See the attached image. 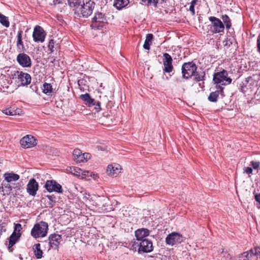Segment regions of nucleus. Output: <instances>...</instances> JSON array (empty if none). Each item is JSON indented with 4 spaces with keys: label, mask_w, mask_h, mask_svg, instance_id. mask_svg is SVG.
<instances>
[{
    "label": "nucleus",
    "mask_w": 260,
    "mask_h": 260,
    "mask_svg": "<svg viewBox=\"0 0 260 260\" xmlns=\"http://www.w3.org/2000/svg\"><path fill=\"white\" fill-rule=\"evenodd\" d=\"M48 230V223L42 221L35 224L31 230V235L35 239L44 237L47 234Z\"/></svg>",
    "instance_id": "obj_1"
},
{
    "label": "nucleus",
    "mask_w": 260,
    "mask_h": 260,
    "mask_svg": "<svg viewBox=\"0 0 260 260\" xmlns=\"http://www.w3.org/2000/svg\"><path fill=\"white\" fill-rule=\"evenodd\" d=\"M95 6V3L93 0H82L79 8L80 16L88 17L92 13Z\"/></svg>",
    "instance_id": "obj_2"
},
{
    "label": "nucleus",
    "mask_w": 260,
    "mask_h": 260,
    "mask_svg": "<svg viewBox=\"0 0 260 260\" xmlns=\"http://www.w3.org/2000/svg\"><path fill=\"white\" fill-rule=\"evenodd\" d=\"M12 78L18 84V86H26L31 82L30 75L22 71H15L12 74Z\"/></svg>",
    "instance_id": "obj_3"
},
{
    "label": "nucleus",
    "mask_w": 260,
    "mask_h": 260,
    "mask_svg": "<svg viewBox=\"0 0 260 260\" xmlns=\"http://www.w3.org/2000/svg\"><path fill=\"white\" fill-rule=\"evenodd\" d=\"M90 27L94 30H100L103 27L104 24L106 23L107 19L105 14L101 12H96L94 17L92 18Z\"/></svg>",
    "instance_id": "obj_4"
},
{
    "label": "nucleus",
    "mask_w": 260,
    "mask_h": 260,
    "mask_svg": "<svg viewBox=\"0 0 260 260\" xmlns=\"http://www.w3.org/2000/svg\"><path fill=\"white\" fill-rule=\"evenodd\" d=\"M228 73L223 70L222 71L215 73L213 75V81L216 84L222 85L229 84L232 82V79L228 77Z\"/></svg>",
    "instance_id": "obj_5"
},
{
    "label": "nucleus",
    "mask_w": 260,
    "mask_h": 260,
    "mask_svg": "<svg viewBox=\"0 0 260 260\" xmlns=\"http://www.w3.org/2000/svg\"><path fill=\"white\" fill-rule=\"evenodd\" d=\"M197 67L192 61L184 63L182 66V74L183 78L188 79L193 76Z\"/></svg>",
    "instance_id": "obj_6"
},
{
    "label": "nucleus",
    "mask_w": 260,
    "mask_h": 260,
    "mask_svg": "<svg viewBox=\"0 0 260 260\" xmlns=\"http://www.w3.org/2000/svg\"><path fill=\"white\" fill-rule=\"evenodd\" d=\"M239 257L243 258V260L260 259V247H255L249 251L244 252L239 256Z\"/></svg>",
    "instance_id": "obj_7"
},
{
    "label": "nucleus",
    "mask_w": 260,
    "mask_h": 260,
    "mask_svg": "<svg viewBox=\"0 0 260 260\" xmlns=\"http://www.w3.org/2000/svg\"><path fill=\"white\" fill-rule=\"evenodd\" d=\"M209 20L211 22L210 28L212 33L217 34L224 32V24L219 18L214 16H211L209 18Z\"/></svg>",
    "instance_id": "obj_8"
},
{
    "label": "nucleus",
    "mask_w": 260,
    "mask_h": 260,
    "mask_svg": "<svg viewBox=\"0 0 260 260\" xmlns=\"http://www.w3.org/2000/svg\"><path fill=\"white\" fill-rule=\"evenodd\" d=\"M80 99L83 101L85 104L89 107L94 106L95 112H98L101 110V103L91 98L89 94L86 93L84 94H81L80 95Z\"/></svg>",
    "instance_id": "obj_9"
},
{
    "label": "nucleus",
    "mask_w": 260,
    "mask_h": 260,
    "mask_svg": "<svg viewBox=\"0 0 260 260\" xmlns=\"http://www.w3.org/2000/svg\"><path fill=\"white\" fill-rule=\"evenodd\" d=\"M46 36V33L41 26L37 25L35 27L32 33V38L35 42H44Z\"/></svg>",
    "instance_id": "obj_10"
},
{
    "label": "nucleus",
    "mask_w": 260,
    "mask_h": 260,
    "mask_svg": "<svg viewBox=\"0 0 260 260\" xmlns=\"http://www.w3.org/2000/svg\"><path fill=\"white\" fill-rule=\"evenodd\" d=\"M44 187L49 192L54 191L59 193L63 192L61 185L53 180H47Z\"/></svg>",
    "instance_id": "obj_11"
},
{
    "label": "nucleus",
    "mask_w": 260,
    "mask_h": 260,
    "mask_svg": "<svg viewBox=\"0 0 260 260\" xmlns=\"http://www.w3.org/2000/svg\"><path fill=\"white\" fill-rule=\"evenodd\" d=\"M183 241L182 236L178 233L173 232L166 238V243L169 245L181 243Z\"/></svg>",
    "instance_id": "obj_12"
},
{
    "label": "nucleus",
    "mask_w": 260,
    "mask_h": 260,
    "mask_svg": "<svg viewBox=\"0 0 260 260\" xmlns=\"http://www.w3.org/2000/svg\"><path fill=\"white\" fill-rule=\"evenodd\" d=\"M163 57L162 61L164 67L163 71L165 73H171L173 70L172 64L173 59L171 56L167 53H164L163 54Z\"/></svg>",
    "instance_id": "obj_13"
},
{
    "label": "nucleus",
    "mask_w": 260,
    "mask_h": 260,
    "mask_svg": "<svg viewBox=\"0 0 260 260\" xmlns=\"http://www.w3.org/2000/svg\"><path fill=\"white\" fill-rule=\"evenodd\" d=\"M138 244L139 246L138 249L139 253H140L141 251L148 253L151 252L153 249L152 242L151 241L148 240L147 239L142 240V241H140Z\"/></svg>",
    "instance_id": "obj_14"
},
{
    "label": "nucleus",
    "mask_w": 260,
    "mask_h": 260,
    "mask_svg": "<svg viewBox=\"0 0 260 260\" xmlns=\"http://www.w3.org/2000/svg\"><path fill=\"white\" fill-rule=\"evenodd\" d=\"M18 63L24 68H29L31 66V60L30 57L24 52L19 53L16 58Z\"/></svg>",
    "instance_id": "obj_15"
},
{
    "label": "nucleus",
    "mask_w": 260,
    "mask_h": 260,
    "mask_svg": "<svg viewBox=\"0 0 260 260\" xmlns=\"http://www.w3.org/2000/svg\"><path fill=\"white\" fill-rule=\"evenodd\" d=\"M20 144L24 148H31L37 144L36 139L31 135H27L20 140Z\"/></svg>",
    "instance_id": "obj_16"
},
{
    "label": "nucleus",
    "mask_w": 260,
    "mask_h": 260,
    "mask_svg": "<svg viewBox=\"0 0 260 260\" xmlns=\"http://www.w3.org/2000/svg\"><path fill=\"white\" fill-rule=\"evenodd\" d=\"M39 189V184L35 179L31 178L29 180L26 186L27 192L31 196L35 197Z\"/></svg>",
    "instance_id": "obj_17"
},
{
    "label": "nucleus",
    "mask_w": 260,
    "mask_h": 260,
    "mask_svg": "<svg viewBox=\"0 0 260 260\" xmlns=\"http://www.w3.org/2000/svg\"><path fill=\"white\" fill-rule=\"evenodd\" d=\"M49 249H56L62 241L61 236L56 234H51L48 238Z\"/></svg>",
    "instance_id": "obj_18"
},
{
    "label": "nucleus",
    "mask_w": 260,
    "mask_h": 260,
    "mask_svg": "<svg viewBox=\"0 0 260 260\" xmlns=\"http://www.w3.org/2000/svg\"><path fill=\"white\" fill-rule=\"evenodd\" d=\"M121 166L117 164L109 165L107 169V173L113 177H117L121 173Z\"/></svg>",
    "instance_id": "obj_19"
},
{
    "label": "nucleus",
    "mask_w": 260,
    "mask_h": 260,
    "mask_svg": "<svg viewBox=\"0 0 260 260\" xmlns=\"http://www.w3.org/2000/svg\"><path fill=\"white\" fill-rule=\"evenodd\" d=\"M10 84L8 79L4 77L0 78V91L7 93L12 92L13 90L10 88Z\"/></svg>",
    "instance_id": "obj_20"
},
{
    "label": "nucleus",
    "mask_w": 260,
    "mask_h": 260,
    "mask_svg": "<svg viewBox=\"0 0 260 260\" xmlns=\"http://www.w3.org/2000/svg\"><path fill=\"white\" fill-rule=\"evenodd\" d=\"M21 236L20 233L13 232L9 238L8 249L10 251H13L12 246L19 240Z\"/></svg>",
    "instance_id": "obj_21"
},
{
    "label": "nucleus",
    "mask_w": 260,
    "mask_h": 260,
    "mask_svg": "<svg viewBox=\"0 0 260 260\" xmlns=\"http://www.w3.org/2000/svg\"><path fill=\"white\" fill-rule=\"evenodd\" d=\"M149 235V231L147 229H138L135 231V236L137 240L139 241H142L145 237Z\"/></svg>",
    "instance_id": "obj_22"
},
{
    "label": "nucleus",
    "mask_w": 260,
    "mask_h": 260,
    "mask_svg": "<svg viewBox=\"0 0 260 260\" xmlns=\"http://www.w3.org/2000/svg\"><path fill=\"white\" fill-rule=\"evenodd\" d=\"M22 33H23V31L21 30H20L18 31L17 35V40L16 45H17V50L20 52H24V51H25V48L24 46L23 43L22 42Z\"/></svg>",
    "instance_id": "obj_23"
},
{
    "label": "nucleus",
    "mask_w": 260,
    "mask_h": 260,
    "mask_svg": "<svg viewBox=\"0 0 260 260\" xmlns=\"http://www.w3.org/2000/svg\"><path fill=\"white\" fill-rule=\"evenodd\" d=\"M4 177L5 181L8 183H10L12 181H16L19 179L20 176L17 174H15L13 172L11 173H6L4 174Z\"/></svg>",
    "instance_id": "obj_24"
},
{
    "label": "nucleus",
    "mask_w": 260,
    "mask_h": 260,
    "mask_svg": "<svg viewBox=\"0 0 260 260\" xmlns=\"http://www.w3.org/2000/svg\"><path fill=\"white\" fill-rule=\"evenodd\" d=\"M74 160L77 162H81L84 161V154L79 149H75L73 152Z\"/></svg>",
    "instance_id": "obj_25"
},
{
    "label": "nucleus",
    "mask_w": 260,
    "mask_h": 260,
    "mask_svg": "<svg viewBox=\"0 0 260 260\" xmlns=\"http://www.w3.org/2000/svg\"><path fill=\"white\" fill-rule=\"evenodd\" d=\"M34 254L37 259L41 258L43 257V251L41 249L40 244H36L33 246Z\"/></svg>",
    "instance_id": "obj_26"
},
{
    "label": "nucleus",
    "mask_w": 260,
    "mask_h": 260,
    "mask_svg": "<svg viewBox=\"0 0 260 260\" xmlns=\"http://www.w3.org/2000/svg\"><path fill=\"white\" fill-rule=\"evenodd\" d=\"M129 2V0H115L114 3V6L118 10H121L126 6Z\"/></svg>",
    "instance_id": "obj_27"
},
{
    "label": "nucleus",
    "mask_w": 260,
    "mask_h": 260,
    "mask_svg": "<svg viewBox=\"0 0 260 260\" xmlns=\"http://www.w3.org/2000/svg\"><path fill=\"white\" fill-rule=\"evenodd\" d=\"M20 112H21V109L17 108L14 110V108H12L11 107L6 109L3 111V112L4 114L10 116L19 115Z\"/></svg>",
    "instance_id": "obj_28"
},
{
    "label": "nucleus",
    "mask_w": 260,
    "mask_h": 260,
    "mask_svg": "<svg viewBox=\"0 0 260 260\" xmlns=\"http://www.w3.org/2000/svg\"><path fill=\"white\" fill-rule=\"evenodd\" d=\"M153 36L151 34H148L146 35V39L143 45L145 49L149 50L150 46L152 44Z\"/></svg>",
    "instance_id": "obj_29"
},
{
    "label": "nucleus",
    "mask_w": 260,
    "mask_h": 260,
    "mask_svg": "<svg viewBox=\"0 0 260 260\" xmlns=\"http://www.w3.org/2000/svg\"><path fill=\"white\" fill-rule=\"evenodd\" d=\"M2 185L3 186L4 195H9L13 189V186L7 182L5 183L4 181L2 182Z\"/></svg>",
    "instance_id": "obj_30"
},
{
    "label": "nucleus",
    "mask_w": 260,
    "mask_h": 260,
    "mask_svg": "<svg viewBox=\"0 0 260 260\" xmlns=\"http://www.w3.org/2000/svg\"><path fill=\"white\" fill-rule=\"evenodd\" d=\"M193 76H194V80L197 82H199L205 80V72H199L196 71Z\"/></svg>",
    "instance_id": "obj_31"
},
{
    "label": "nucleus",
    "mask_w": 260,
    "mask_h": 260,
    "mask_svg": "<svg viewBox=\"0 0 260 260\" xmlns=\"http://www.w3.org/2000/svg\"><path fill=\"white\" fill-rule=\"evenodd\" d=\"M108 202L109 199L108 198L102 197H99L96 204L100 208H103L107 206Z\"/></svg>",
    "instance_id": "obj_32"
},
{
    "label": "nucleus",
    "mask_w": 260,
    "mask_h": 260,
    "mask_svg": "<svg viewBox=\"0 0 260 260\" xmlns=\"http://www.w3.org/2000/svg\"><path fill=\"white\" fill-rule=\"evenodd\" d=\"M221 18L222 19L223 22L225 25L226 28L229 29L232 25L230 17L226 15H223L221 16Z\"/></svg>",
    "instance_id": "obj_33"
},
{
    "label": "nucleus",
    "mask_w": 260,
    "mask_h": 260,
    "mask_svg": "<svg viewBox=\"0 0 260 260\" xmlns=\"http://www.w3.org/2000/svg\"><path fill=\"white\" fill-rule=\"evenodd\" d=\"M219 91L216 90L210 93L208 96V100L211 102H216L219 96Z\"/></svg>",
    "instance_id": "obj_34"
},
{
    "label": "nucleus",
    "mask_w": 260,
    "mask_h": 260,
    "mask_svg": "<svg viewBox=\"0 0 260 260\" xmlns=\"http://www.w3.org/2000/svg\"><path fill=\"white\" fill-rule=\"evenodd\" d=\"M43 92L48 95H49L52 92V87L51 84L45 83L43 84Z\"/></svg>",
    "instance_id": "obj_35"
},
{
    "label": "nucleus",
    "mask_w": 260,
    "mask_h": 260,
    "mask_svg": "<svg viewBox=\"0 0 260 260\" xmlns=\"http://www.w3.org/2000/svg\"><path fill=\"white\" fill-rule=\"evenodd\" d=\"M82 0H68V3L72 8H78L80 6Z\"/></svg>",
    "instance_id": "obj_36"
},
{
    "label": "nucleus",
    "mask_w": 260,
    "mask_h": 260,
    "mask_svg": "<svg viewBox=\"0 0 260 260\" xmlns=\"http://www.w3.org/2000/svg\"><path fill=\"white\" fill-rule=\"evenodd\" d=\"M0 23L6 27H8L10 25L8 17L2 14H0Z\"/></svg>",
    "instance_id": "obj_37"
},
{
    "label": "nucleus",
    "mask_w": 260,
    "mask_h": 260,
    "mask_svg": "<svg viewBox=\"0 0 260 260\" xmlns=\"http://www.w3.org/2000/svg\"><path fill=\"white\" fill-rule=\"evenodd\" d=\"M46 197L49 200V201L48 203V205L47 206V207H49V208L53 207L56 203V201L55 200V197L54 195H51V196H47Z\"/></svg>",
    "instance_id": "obj_38"
},
{
    "label": "nucleus",
    "mask_w": 260,
    "mask_h": 260,
    "mask_svg": "<svg viewBox=\"0 0 260 260\" xmlns=\"http://www.w3.org/2000/svg\"><path fill=\"white\" fill-rule=\"evenodd\" d=\"M141 2L145 5L150 6L152 4L154 7H156L158 0H141Z\"/></svg>",
    "instance_id": "obj_39"
},
{
    "label": "nucleus",
    "mask_w": 260,
    "mask_h": 260,
    "mask_svg": "<svg viewBox=\"0 0 260 260\" xmlns=\"http://www.w3.org/2000/svg\"><path fill=\"white\" fill-rule=\"evenodd\" d=\"M250 166H251L252 168L254 170H257V173H258V170H260V162L257 161H251L250 163Z\"/></svg>",
    "instance_id": "obj_40"
},
{
    "label": "nucleus",
    "mask_w": 260,
    "mask_h": 260,
    "mask_svg": "<svg viewBox=\"0 0 260 260\" xmlns=\"http://www.w3.org/2000/svg\"><path fill=\"white\" fill-rule=\"evenodd\" d=\"M24 184L22 181H20L16 183H13V188L16 191L20 190L23 188Z\"/></svg>",
    "instance_id": "obj_41"
},
{
    "label": "nucleus",
    "mask_w": 260,
    "mask_h": 260,
    "mask_svg": "<svg viewBox=\"0 0 260 260\" xmlns=\"http://www.w3.org/2000/svg\"><path fill=\"white\" fill-rule=\"evenodd\" d=\"M197 2L198 0H192L190 3L189 11L191 12L192 15L195 14L194 6L197 4Z\"/></svg>",
    "instance_id": "obj_42"
},
{
    "label": "nucleus",
    "mask_w": 260,
    "mask_h": 260,
    "mask_svg": "<svg viewBox=\"0 0 260 260\" xmlns=\"http://www.w3.org/2000/svg\"><path fill=\"white\" fill-rule=\"evenodd\" d=\"M222 43L224 47L229 48L232 45L233 42L231 39L226 38L223 41Z\"/></svg>",
    "instance_id": "obj_43"
},
{
    "label": "nucleus",
    "mask_w": 260,
    "mask_h": 260,
    "mask_svg": "<svg viewBox=\"0 0 260 260\" xmlns=\"http://www.w3.org/2000/svg\"><path fill=\"white\" fill-rule=\"evenodd\" d=\"M243 173H246L248 175L249 177H250V175L252 174L253 169L251 167H244Z\"/></svg>",
    "instance_id": "obj_44"
},
{
    "label": "nucleus",
    "mask_w": 260,
    "mask_h": 260,
    "mask_svg": "<svg viewBox=\"0 0 260 260\" xmlns=\"http://www.w3.org/2000/svg\"><path fill=\"white\" fill-rule=\"evenodd\" d=\"M71 173L75 176H79L80 175L81 169L78 168H71Z\"/></svg>",
    "instance_id": "obj_45"
},
{
    "label": "nucleus",
    "mask_w": 260,
    "mask_h": 260,
    "mask_svg": "<svg viewBox=\"0 0 260 260\" xmlns=\"http://www.w3.org/2000/svg\"><path fill=\"white\" fill-rule=\"evenodd\" d=\"M54 44V40L53 39L50 40L49 42L48 47L51 52H53V51Z\"/></svg>",
    "instance_id": "obj_46"
},
{
    "label": "nucleus",
    "mask_w": 260,
    "mask_h": 260,
    "mask_svg": "<svg viewBox=\"0 0 260 260\" xmlns=\"http://www.w3.org/2000/svg\"><path fill=\"white\" fill-rule=\"evenodd\" d=\"M22 225L20 223H16L15 224L14 226V231L13 232L15 233H20V231L22 230Z\"/></svg>",
    "instance_id": "obj_47"
},
{
    "label": "nucleus",
    "mask_w": 260,
    "mask_h": 260,
    "mask_svg": "<svg viewBox=\"0 0 260 260\" xmlns=\"http://www.w3.org/2000/svg\"><path fill=\"white\" fill-rule=\"evenodd\" d=\"M254 199L258 203L257 207L258 209H259L260 208V193L254 194Z\"/></svg>",
    "instance_id": "obj_48"
},
{
    "label": "nucleus",
    "mask_w": 260,
    "mask_h": 260,
    "mask_svg": "<svg viewBox=\"0 0 260 260\" xmlns=\"http://www.w3.org/2000/svg\"><path fill=\"white\" fill-rule=\"evenodd\" d=\"M252 80H253V79H252L251 77H250V76L248 77L247 78H246L245 79V80L242 82H243V84L247 86V84L250 81H252Z\"/></svg>",
    "instance_id": "obj_49"
},
{
    "label": "nucleus",
    "mask_w": 260,
    "mask_h": 260,
    "mask_svg": "<svg viewBox=\"0 0 260 260\" xmlns=\"http://www.w3.org/2000/svg\"><path fill=\"white\" fill-rule=\"evenodd\" d=\"M84 154V160H86L87 161L88 159H89L90 157V155L89 153H83Z\"/></svg>",
    "instance_id": "obj_50"
},
{
    "label": "nucleus",
    "mask_w": 260,
    "mask_h": 260,
    "mask_svg": "<svg viewBox=\"0 0 260 260\" xmlns=\"http://www.w3.org/2000/svg\"><path fill=\"white\" fill-rule=\"evenodd\" d=\"M61 3L62 2L60 0H53V3L51 4V5L55 6L57 4H59Z\"/></svg>",
    "instance_id": "obj_51"
},
{
    "label": "nucleus",
    "mask_w": 260,
    "mask_h": 260,
    "mask_svg": "<svg viewBox=\"0 0 260 260\" xmlns=\"http://www.w3.org/2000/svg\"><path fill=\"white\" fill-rule=\"evenodd\" d=\"M223 254H224V255H225V254L227 255L226 258V260H231V256H230V255L229 254H228L227 253H225ZM223 256H225V255H223Z\"/></svg>",
    "instance_id": "obj_52"
},
{
    "label": "nucleus",
    "mask_w": 260,
    "mask_h": 260,
    "mask_svg": "<svg viewBox=\"0 0 260 260\" xmlns=\"http://www.w3.org/2000/svg\"><path fill=\"white\" fill-rule=\"evenodd\" d=\"M245 86H246V85H243V82H242V83L240 84L241 91L242 92H243V88Z\"/></svg>",
    "instance_id": "obj_53"
},
{
    "label": "nucleus",
    "mask_w": 260,
    "mask_h": 260,
    "mask_svg": "<svg viewBox=\"0 0 260 260\" xmlns=\"http://www.w3.org/2000/svg\"><path fill=\"white\" fill-rule=\"evenodd\" d=\"M103 116L106 117V118H108L109 117H111V115H110L108 113H104Z\"/></svg>",
    "instance_id": "obj_54"
},
{
    "label": "nucleus",
    "mask_w": 260,
    "mask_h": 260,
    "mask_svg": "<svg viewBox=\"0 0 260 260\" xmlns=\"http://www.w3.org/2000/svg\"><path fill=\"white\" fill-rule=\"evenodd\" d=\"M3 191V186L2 185V186H0V192Z\"/></svg>",
    "instance_id": "obj_55"
},
{
    "label": "nucleus",
    "mask_w": 260,
    "mask_h": 260,
    "mask_svg": "<svg viewBox=\"0 0 260 260\" xmlns=\"http://www.w3.org/2000/svg\"><path fill=\"white\" fill-rule=\"evenodd\" d=\"M219 87L220 88L221 90H222V88L221 86H219Z\"/></svg>",
    "instance_id": "obj_56"
},
{
    "label": "nucleus",
    "mask_w": 260,
    "mask_h": 260,
    "mask_svg": "<svg viewBox=\"0 0 260 260\" xmlns=\"http://www.w3.org/2000/svg\"><path fill=\"white\" fill-rule=\"evenodd\" d=\"M258 76L260 77V73H259Z\"/></svg>",
    "instance_id": "obj_57"
},
{
    "label": "nucleus",
    "mask_w": 260,
    "mask_h": 260,
    "mask_svg": "<svg viewBox=\"0 0 260 260\" xmlns=\"http://www.w3.org/2000/svg\"><path fill=\"white\" fill-rule=\"evenodd\" d=\"M235 260H242V259H235Z\"/></svg>",
    "instance_id": "obj_58"
}]
</instances>
